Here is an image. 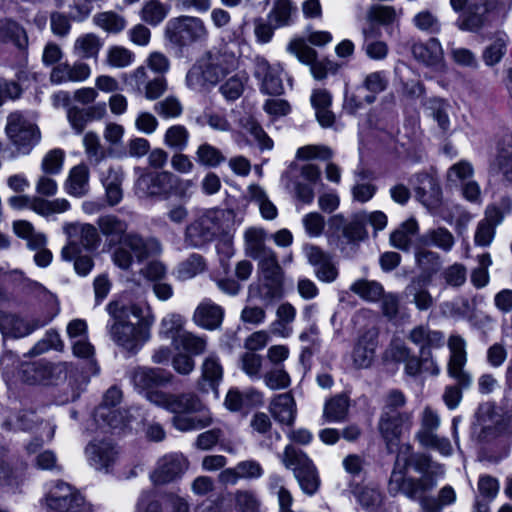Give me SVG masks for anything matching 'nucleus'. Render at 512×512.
<instances>
[{
    "mask_svg": "<svg viewBox=\"0 0 512 512\" xmlns=\"http://www.w3.org/2000/svg\"><path fill=\"white\" fill-rule=\"evenodd\" d=\"M174 376L160 368L138 367L130 379L135 389L156 406L174 414L172 425L181 432L201 430L214 422L210 409L194 393L170 394L158 390L172 383Z\"/></svg>",
    "mask_w": 512,
    "mask_h": 512,
    "instance_id": "f257e3e1",
    "label": "nucleus"
},
{
    "mask_svg": "<svg viewBox=\"0 0 512 512\" xmlns=\"http://www.w3.org/2000/svg\"><path fill=\"white\" fill-rule=\"evenodd\" d=\"M97 225L101 234L108 238V247L113 248V263L122 270H128L134 259L142 262L162 252V245L157 238L128 232V223L115 215L99 217Z\"/></svg>",
    "mask_w": 512,
    "mask_h": 512,
    "instance_id": "f03ea898",
    "label": "nucleus"
},
{
    "mask_svg": "<svg viewBox=\"0 0 512 512\" xmlns=\"http://www.w3.org/2000/svg\"><path fill=\"white\" fill-rule=\"evenodd\" d=\"M107 311L113 320L109 327L112 341L130 356L136 355L151 338L154 317L144 315L143 309L135 304L111 302Z\"/></svg>",
    "mask_w": 512,
    "mask_h": 512,
    "instance_id": "7ed1b4c3",
    "label": "nucleus"
},
{
    "mask_svg": "<svg viewBox=\"0 0 512 512\" xmlns=\"http://www.w3.org/2000/svg\"><path fill=\"white\" fill-rule=\"evenodd\" d=\"M407 461V458L401 459L400 455L397 456L388 482L389 494L393 497L403 494L409 499L418 500L423 512H439L441 510L439 501L434 497L424 496L425 492L436 485L435 481L429 476L418 479L407 478L405 476Z\"/></svg>",
    "mask_w": 512,
    "mask_h": 512,
    "instance_id": "20e7f679",
    "label": "nucleus"
},
{
    "mask_svg": "<svg viewBox=\"0 0 512 512\" xmlns=\"http://www.w3.org/2000/svg\"><path fill=\"white\" fill-rule=\"evenodd\" d=\"M237 67V58L227 50L207 52L186 75L187 86L194 91L201 90L205 85H216Z\"/></svg>",
    "mask_w": 512,
    "mask_h": 512,
    "instance_id": "39448f33",
    "label": "nucleus"
},
{
    "mask_svg": "<svg viewBox=\"0 0 512 512\" xmlns=\"http://www.w3.org/2000/svg\"><path fill=\"white\" fill-rule=\"evenodd\" d=\"M233 221L234 213L232 210L207 209L186 227L184 241L190 247H202L217 236L226 233Z\"/></svg>",
    "mask_w": 512,
    "mask_h": 512,
    "instance_id": "423d86ee",
    "label": "nucleus"
},
{
    "mask_svg": "<svg viewBox=\"0 0 512 512\" xmlns=\"http://www.w3.org/2000/svg\"><path fill=\"white\" fill-rule=\"evenodd\" d=\"M208 35L205 22L194 16L181 15L171 18L164 28L165 39L179 48L206 41Z\"/></svg>",
    "mask_w": 512,
    "mask_h": 512,
    "instance_id": "0eeeda50",
    "label": "nucleus"
},
{
    "mask_svg": "<svg viewBox=\"0 0 512 512\" xmlns=\"http://www.w3.org/2000/svg\"><path fill=\"white\" fill-rule=\"evenodd\" d=\"M258 269L262 274V284L249 286L250 296H258L264 301H272L282 297L283 270L277 256L271 252L257 258Z\"/></svg>",
    "mask_w": 512,
    "mask_h": 512,
    "instance_id": "6e6552de",
    "label": "nucleus"
},
{
    "mask_svg": "<svg viewBox=\"0 0 512 512\" xmlns=\"http://www.w3.org/2000/svg\"><path fill=\"white\" fill-rule=\"evenodd\" d=\"M5 132L12 145L20 154H29L41 140L38 126L20 112L7 117Z\"/></svg>",
    "mask_w": 512,
    "mask_h": 512,
    "instance_id": "1a4fd4ad",
    "label": "nucleus"
},
{
    "mask_svg": "<svg viewBox=\"0 0 512 512\" xmlns=\"http://www.w3.org/2000/svg\"><path fill=\"white\" fill-rule=\"evenodd\" d=\"M281 462L291 469L302 490L309 495L314 494L319 487L316 468L309 457L292 445H287L281 456Z\"/></svg>",
    "mask_w": 512,
    "mask_h": 512,
    "instance_id": "9d476101",
    "label": "nucleus"
},
{
    "mask_svg": "<svg viewBox=\"0 0 512 512\" xmlns=\"http://www.w3.org/2000/svg\"><path fill=\"white\" fill-rule=\"evenodd\" d=\"M67 236V244L61 250V258L65 261H72L81 253V249H94L97 247L100 238L96 227L92 224L67 223L63 227Z\"/></svg>",
    "mask_w": 512,
    "mask_h": 512,
    "instance_id": "9b49d317",
    "label": "nucleus"
},
{
    "mask_svg": "<svg viewBox=\"0 0 512 512\" xmlns=\"http://www.w3.org/2000/svg\"><path fill=\"white\" fill-rule=\"evenodd\" d=\"M47 507L57 512H92L93 508L70 485L59 482L46 497Z\"/></svg>",
    "mask_w": 512,
    "mask_h": 512,
    "instance_id": "f8f14e48",
    "label": "nucleus"
},
{
    "mask_svg": "<svg viewBox=\"0 0 512 512\" xmlns=\"http://www.w3.org/2000/svg\"><path fill=\"white\" fill-rule=\"evenodd\" d=\"M10 207L16 210L31 209L36 214L49 217L53 214L67 212L71 208L70 202L65 198L47 200L40 196L15 195L8 198Z\"/></svg>",
    "mask_w": 512,
    "mask_h": 512,
    "instance_id": "ddd939ff",
    "label": "nucleus"
},
{
    "mask_svg": "<svg viewBox=\"0 0 512 512\" xmlns=\"http://www.w3.org/2000/svg\"><path fill=\"white\" fill-rule=\"evenodd\" d=\"M66 363H49L43 360L23 366L22 374L25 382L29 384H57L67 377Z\"/></svg>",
    "mask_w": 512,
    "mask_h": 512,
    "instance_id": "4468645a",
    "label": "nucleus"
},
{
    "mask_svg": "<svg viewBox=\"0 0 512 512\" xmlns=\"http://www.w3.org/2000/svg\"><path fill=\"white\" fill-rule=\"evenodd\" d=\"M189 468V461L182 453H169L162 456L150 475L155 485L168 484L181 478Z\"/></svg>",
    "mask_w": 512,
    "mask_h": 512,
    "instance_id": "2eb2a0df",
    "label": "nucleus"
},
{
    "mask_svg": "<svg viewBox=\"0 0 512 512\" xmlns=\"http://www.w3.org/2000/svg\"><path fill=\"white\" fill-rule=\"evenodd\" d=\"M415 198L428 210L436 211L443 202V192L439 181L427 173H418L411 180Z\"/></svg>",
    "mask_w": 512,
    "mask_h": 512,
    "instance_id": "dca6fc26",
    "label": "nucleus"
},
{
    "mask_svg": "<svg viewBox=\"0 0 512 512\" xmlns=\"http://www.w3.org/2000/svg\"><path fill=\"white\" fill-rule=\"evenodd\" d=\"M51 320L52 316L24 319L13 314H3L0 316V330L5 337L21 338L46 326Z\"/></svg>",
    "mask_w": 512,
    "mask_h": 512,
    "instance_id": "f3484780",
    "label": "nucleus"
},
{
    "mask_svg": "<svg viewBox=\"0 0 512 512\" xmlns=\"http://www.w3.org/2000/svg\"><path fill=\"white\" fill-rule=\"evenodd\" d=\"M128 79L129 84L134 86L138 92L143 93L144 97L150 101L159 99L168 90L166 77L156 76L150 79L145 66H139L133 70Z\"/></svg>",
    "mask_w": 512,
    "mask_h": 512,
    "instance_id": "a211bd4d",
    "label": "nucleus"
},
{
    "mask_svg": "<svg viewBox=\"0 0 512 512\" xmlns=\"http://www.w3.org/2000/svg\"><path fill=\"white\" fill-rule=\"evenodd\" d=\"M174 175L168 171L145 173L135 183V192L140 198H151L169 193Z\"/></svg>",
    "mask_w": 512,
    "mask_h": 512,
    "instance_id": "6ab92c4d",
    "label": "nucleus"
},
{
    "mask_svg": "<svg viewBox=\"0 0 512 512\" xmlns=\"http://www.w3.org/2000/svg\"><path fill=\"white\" fill-rule=\"evenodd\" d=\"M201 375L197 380V389L201 393H214L217 398L218 388L223 380L224 368L217 354L207 355L200 366Z\"/></svg>",
    "mask_w": 512,
    "mask_h": 512,
    "instance_id": "aec40b11",
    "label": "nucleus"
},
{
    "mask_svg": "<svg viewBox=\"0 0 512 512\" xmlns=\"http://www.w3.org/2000/svg\"><path fill=\"white\" fill-rule=\"evenodd\" d=\"M254 75L261 81V91L269 95H280L284 91L279 66H272L264 57H256Z\"/></svg>",
    "mask_w": 512,
    "mask_h": 512,
    "instance_id": "412c9836",
    "label": "nucleus"
},
{
    "mask_svg": "<svg viewBox=\"0 0 512 512\" xmlns=\"http://www.w3.org/2000/svg\"><path fill=\"white\" fill-rule=\"evenodd\" d=\"M411 422V414L404 413H390L382 414L379 421V430L386 441V446L389 452H393L394 448L398 445L400 435L403 428Z\"/></svg>",
    "mask_w": 512,
    "mask_h": 512,
    "instance_id": "4be33fe9",
    "label": "nucleus"
},
{
    "mask_svg": "<svg viewBox=\"0 0 512 512\" xmlns=\"http://www.w3.org/2000/svg\"><path fill=\"white\" fill-rule=\"evenodd\" d=\"M309 264L315 268L316 277L323 282H333L338 276V269L329 254L315 245H306L303 248Z\"/></svg>",
    "mask_w": 512,
    "mask_h": 512,
    "instance_id": "5701e85b",
    "label": "nucleus"
},
{
    "mask_svg": "<svg viewBox=\"0 0 512 512\" xmlns=\"http://www.w3.org/2000/svg\"><path fill=\"white\" fill-rule=\"evenodd\" d=\"M89 464L98 471L108 472L118 459L116 447L106 441L92 442L85 449Z\"/></svg>",
    "mask_w": 512,
    "mask_h": 512,
    "instance_id": "b1692460",
    "label": "nucleus"
},
{
    "mask_svg": "<svg viewBox=\"0 0 512 512\" xmlns=\"http://www.w3.org/2000/svg\"><path fill=\"white\" fill-rule=\"evenodd\" d=\"M377 333L374 330H368L357 340L352 351V362L356 369H366L371 366L376 349Z\"/></svg>",
    "mask_w": 512,
    "mask_h": 512,
    "instance_id": "393cba45",
    "label": "nucleus"
},
{
    "mask_svg": "<svg viewBox=\"0 0 512 512\" xmlns=\"http://www.w3.org/2000/svg\"><path fill=\"white\" fill-rule=\"evenodd\" d=\"M408 339L420 348V355L423 357H432L430 350L444 345V334L424 325L414 327L409 332Z\"/></svg>",
    "mask_w": 512,
    "mask_h": 512,
    "instance_id": "a878e982",
    "label": "nucleus"
},
{
    "mask_svg": "<svg viewBox=\"0 0 512 512\" xmlns=\"http://www.w3.org/2000/svg\"><path fill=\"white\" fill-rule=\"evenodd\" d=\"M90 170L84 163L72 167L64 182V189L67 194L76 198H82L90 190Z\"/></svg>",
    "mask_w": 512,
    "mask_h": 512,
    "instance_id": "bb28decb",
    "label": "nucleus"
},
{
    "mask_svg": "<svg viewBox=\"0 0 512 512\" xmlns=\"http://www.w3.org/2000/svg\"><path fill=\"white\" fill-rule=\"evenodd\" d=\"M223 317V308L210 300H206L196 307L193 314V321L201 328L215 330L221 325Z\"/></svg>",
    "mask_w": 512,
    "mask_h": 512,
    "instance_id": "cd10ccee",
    "label": "nucleus"
},
{
    "mask_svg": "<svg viewBox=\"0 0 512 512\" xmlns=\"http://www.w3.org/2000/svg\"><path fill=\"white\" fill-rule=\"evenodd\" d=\"M415 263L421 272L419 279L429 284L432 277L437 274L442 266V260L437 252L418 245L415 251Z\"/></svg>",
    "mask_w": 512,
    "mask_h": 512,
    "instance_id": "c85d7f7f",
    "label": "nucleus"
},
{
    "mask_svg": "<svg viewBox=\"0 0 512 512\" xmlns=\"http://www.w3.org/2000/svg\"><path fill=\"white\" fill-rule=\"evenodd\" d=\"M269 410L276 421L292 425L297 414V406L291 393L276 395L270 402Z\"/></svg>",
    "mask_w": 512,
    "mask_h": 512,
    "instance_id": "c756f323",
    "label": "nucleus"
},
{
    "mask_svg": "<svg viewBox=\"0 0 512 512\" xmlns=\"http://www.w3.org/2000/svg\"><path fill=\"white\" fill-rule=\"evenodd\" d=\"M418 245L429 248L434 247L443 252H450L455 245V237L445 227L429 229L418 238Z\"/></svg>",
    "mask_w": 512,
    "mask_h": 512,
    "instance_id": "7c9ffc66",
    "label": "nucleus"
},
{
    "mask_svg": "<svg viewBox=\"0 0 512 512\" xmlns=\"http://www.w3.org/2000/svg\"><path fill=\"white\" fill-rule=\"evenodd\" d=\"M102 184L105 188L106 199L110 206H115L123 198L122 182L123 171L120 167H109L106 173L101 176Z\"/></svg>",
    "mask_w": 512,
    "mask_h": 512,
    "instance_id": "2f4dec72",
    "label": "nucleus"
},
{
    "mask_svg": "<svg viewBox=\"0 0 512 512\" xmlns=\"http://www.w3.org/2000/svg\"><path fill=\"white\" fill-rule=\"evenodd\" d=\"M170 10V5L160 0H147L143 3L138 14L142 22L156 27L168 17Z\"/></svg>",
    "mask_w": 512,
    "mask_h": 512,
    "instance_id": "473e14b6",
    "label": "nucleus"
},
{
    "mask_svg": "<svg viewBox=\"0 0 512 512\" xmlns=\"http://www.w3.org/2000/svg\"><path fill=\"white\" fill-rule=\"evenodd\" d=\"M266 233L261 228L251 227L244 233L245 254L253 259H257L272 251L265 244Z\"/></svg>",
    "mask_w": 512,
    "mask_h": 512,
    "instance_id": "72a5a7b5",
    "label": "nucleus"
},
{
    "mask_svg": "<svg viewBox=\"0 0 512 512\" xmlns=\"http://www.w3.org/2000/svg\"><path fill=\"white\" fill-rule=\"evenodd\" d=\"M10 42L19 49L28 46V36L23 27L10 19L0 20V43Z\"/></svg>",
    "mask_w": 512,
    "mask_h": 512,
    "instance_id": "f704fd0d",
    "label": "nucleus"
},
{
    "mask_svg": "<svg viewBox=\"0 0 512 512\" xmlns=\"http://www.w3.org/2000/svg\"><path fill=\"white\" fill-rule=\"evenodd\" d=\"M414 57L427 64L435 65L443 59V49L438 39L430 38L426 43H416L412 46Z\"/></svg>",
    "mask_w": 512,
    "mask_h": 512,
    "instance_id": "c9c22d12",
    "label": "nucleus"
},
{
    "mask_svg": "<svg viewBox=\"0 0 512 512\" xmlns=\"http://www.w3.org/2000/svg\"><path fill=\"white\" fill-rule=\"evenodd\" d=\"M374 33H379L374 28H365L362 30L363 35V50L366 56L374 61H382L387 58L389 53L388 44L373 36Z\"/></svg>",
    "mask_w": 512,
    "mask_h": 512,
    "instance_id": "e433bc0d",
    "label": "nucleus"
},
{
    "mask_svg": "<svg viewBox=\"0 0 512 512\" xmlns=\"http://www.w3.org/2000/svg\"><path fill=\"white\" fill-rule=\"evenodd\" d=\"M100 37L94 33L80 35L74 42L73 52L83 59L96 58L102 48Z\"/></svg>",
    "mask_w": 512,
    "mask_h": 512,
    "instance_id": "4c0bfd02",
    "label": "nucleus"
},
{
    "mask_svg": "<svg viewBox=\"0 0 512 512\" xmlns=\"http://www.w3.org/2000/svg\"><path fill=\"white\" fill-rule=\"evenodd\" d=\"M207 268L204 257L197 253L190 254L185 260L179 263L176 269V277L185 281L203 273Z\"/></svg>",
    "mask_w": 512,
    "mask_h": 512,
    "instance_id": "58836bf2",
    "label": "nucleus"
},
{
    "mask_svg": "<svg viewBox=\"0 0 512 512\" xmlns=\"http://www.w3.org/2000/svg\"><path fill=\"white\" fill-rule=\"evenodd\" d=\"M488 2L489 0H486L485 5L481 7L480 0H470L468 5V14L462 21L460 28L471 32L479 31L486 21L485 13L488 10Z\"/></svg>",
    "mask_w": 512,
    "mask_h": 512,
    "instance_id": "ea45409f",
    "label": "nucleus"
},
{
    "mask_svg": "<svg viewBox=\"0 0 512 512\" xmlns=\"http://www.w3.org/2000/svg\"><path fill=\"white\" fill-rule=\"evenodd\" d=\"M389 84L386 72L374 71L366 74L362 81V88L369 92L365 97L367 103H373L376 95L384 92Z\"/></svg>",
    "mask_w": 512,
    "mask_h": 512,
    "instance_id": "a19ab883",
    "label": "nucleus"
},
{
    "mask_svg": "<svg viewBox=\"0 0 512 512\" xmlns=\"http://www.w3.org/2000/svg\"><path fill=\"white\" fill-rule=\"evenodd\" d=\"M418 231V223L415 219L405 221L397 230L391 233L390 243L393 247L408 251L413 236Z\"/></svg>",
    "mask_w": 512,
    "mask_h": 512,
    "instance_id": "79ce46f5",
    "label": "nucleus"
},
{
    "mask_svg": "<svg viewBox=\"0 0 512 512\" xmlns=\"http://www.w3.org/2000/svg\"><path fill=\"white\" fill-rule=\"evenodd\" d=\"M508 37L503 32H498L493 41L483 50L482 59L484 63L492 67L498 64L507 51Z\"/></svg>",
    "mask_w": 512,
    "mask_h": 512,
    "instance_id": "37998d69",
    "label": "nucleus"
},
{
    "mask_svg": "<svg viewBox=\"0 0 512 512\" xmlns=\"http://www.w3.org/2000/svg\"><path fill=\"white\" fill-rule=\"evenodd\" d=\"M296 11L297 7L291 0H276L268 14V19L275 24V27L288 26L292 23V17Z\"/></svg>",
    "mask_w": 512,
    "mask_h": 512,
    "instance_id": "c03bdc74",
    "label": "nucleus"
},
{
    "mask_svg": "<svg viewBox=\"0 0 512 512\" xmlns=\"http://www.w3.org/2000/svg\"><path fill=\"white\" fill-rule=\"evenodd\" d=\"M184 319L179 314H169L164 317L160 324L159 334L164 339L172 340L173 345L178 349V341L182 335Z\"/></svg>",
    "mask_w": 512,
    "mask_h": 512,
    "instance_id": "a18cd8bd",
    "label": "nucleus"
},
{
    "mask_svg": "<svg viewBox=\"0 0 512 512\" xmlns=\"http://www.w3.org/2000/svg\"><path fill=\"white\" fill-rule=\"evenodd\" d=\"M348 409V397L345 395H337L325 403L323 417L327 422H340L346 418Z\"/></svg>",
    "mask_w": 512,
    "mask_h": 512,
    "instance_id": "49530a36",
    "label": "nucleus"
},
{
    "mask_svg": "<svg viewBox=\"0 0 512 512\" xmlns=\"http://www.w3.org/2000/svg\"><path fill=\"white\" fill-rule=\"evenodd\" d=\"M195 159L201 166L215 168L224 163L226 157L220 149L205 142L198 146L195 152Z\"/></svg>",
    "mask_w": 512,
    "mask_h": 512,
    "instance_id": "de8ad7c7",
    "label": "nucleus"
},
{
    "mask_svg": "<svg viewBox=\"0 0 512 512\" xmlns=\"http://www.w3.org/2000/svg\"><path fill=\"white\" fill-rule=\"evenodd\" d=\"M93 22L102 30L113 34L120 33L127 25L125 17L114 11H105L96 14L93 17Z\"/></svg>",
    "mask_w": 512,
    "mask_h": 512,
    "instance_id": "09e8293b",
    "label": "nucleus"
},
{
    "mask_svg": "<svg viewBox=\"0 0 512 512\" xmlns=\"http://www.w3.org/2000/svg\"><path fill=\"white\" fill-rule=\"evenodd\" d=\"M350 290L365 301L375 302L379 300L384 293L382 285L376 281L359 279L355 281Z\"/></svg>",
    "mask_w": 512,
    "mask_h": 512,
    "instance_id": "8fccbe9b",
    "label": "nucleus"
},
{
    "mask_svg": "<svg viewBox=\"0 0 512 512\" xmlns=\"http://www.w3.org/2000/svg\"><path fill=\"white\" fill-rule=\"evenodd\" d=\"M195 122L201 127L209 126L212 130L219 132H229L232 130V125L225 115L211 109H205L196 117Z\"/></svg>",
    "mask_w": 512,
    "mask_h": 512,
    "instance_id": "3c124183",
    "label": "nucleus"
},
{
    "mask_svg": "<svg viewBox=\"0 0 512 512\" xmlns=\"http://www.w3.org/2000/svg\"><path fill=\"white\" fill-rule=\"evenodd\" d=\"M448 347L451 352L448 372L463 369L467 361L465 340L458 335H452L448 340Z\"/></svg>",
    "mask_w": 512,
    "mask_h": 512,
    "instance_id": "603ef678",
    "label": "nucleus"
},
{
    "mask_svg": "<svg viewBox=\"0 0 512 512\" xmlns=\"http://www.w3.org/2000/svg\"><path fill=\"white\" fill-rule=\"evenodd\" d=\"M233 503L236 512H259L260 499L253 490L238 489L233 493Z\"/></svg>",
    "mask_w": 512,
    "mask_h": 512,
    "instance_id": "864d4df0",
    "label": "nucleus"
},
{
    "mask_svg": "<svg viewBox=\"0 0 512 512\" xmlns=\"http://www.w3.org/2000/svg\"><path fill=\"white\" fill-rule=\"evenodd\" d=\"M398 13L393 6L375 4L368 8L366 19L370 23L382 26L393 24L398 19Z\"/></svg>",
    "mask_w": 512,
    "mask_h": 512,
    "instance_id": "5fc2aeb1",
    "label": "nucleus"
},
{
    "mask_svg": "<svg viewBox=\"0 0 512 512\" xmlns=\"http://www.w3.org/2000/svg\"><path fill=\"white\" fill-rule=\"evenodd\" d=\"M422 367L432 375H438L440 373L439 366L432 357H429L428 355H425V357L421 356V358H419L412 353L404 362L405 372L409 376H417L421 372Z\"/></svg>",
    "mask_w": 512,
    "mask_h": 512,
    "instance_id": "6e6d98bb",
    "label": "nucleus"
},
{
    "mask_svg": "<svg viewBox=\"0 0 512 512\" xmlns=\"http://www.w3.org/2000/svg\"><path fill=\"white\" fill-rule=\"evenodd\" d=\"M188 129L180 124L170 126L164 134V144L174 150L183 151L189 142Z\"/></svg>",
    "mask_w": 512,
    "mask_h": 512,
    "instance_id": "4d7b16f0",
    "label": "nucleus"
},
{
    "mask_svg": "<svg viewBox=\"0 0 512 512\" xmlns=\"http://www.w3.org/2000/svg\"><path fill=\"white\" fill-rule=\"evenodd\" d=\"M474 168L467 160L453 164L446 172L447 183L453 186L461 185L473 179Z\"/></svg>",
    "mask_w": 512,
    "mask_h": 512,
    "instance_id": "13d9d810",
    "label": "nucleus"
},
{
    "mask_svg": "<svg viewBox=\"0 0 512 512\" xmlns=\"http://www.w3.org/2000/svg\"><path fill=\"white\" fill-rule=\"evenodd\" d=\"M407 293L412 297V301L420 311L430 309L434 304V299L427 288L420 285V279H414L406 288Z\"/></svg>",
    "mask_w": 512,
    "mask_h": 512,
    "instance_id": "bf43d9fd",
    "label": "nucleus"
},
{
    "mask_svg": "<svg viewBox=\"0 0 512 512\" xmlns=\"http://www.w3.org/2000/svg\"><path fill=\"white\" fill-rule=\"evenodd\" d=\"M36 423L37 417L33 411L22 410L15 416L7 419L2 426L8 431H30L34 428Z\"/></svg>",
    "mask_w": 512,
    "mask_h": 512,
    "instance_id": "052dcab7",
    "label": "nucleus"
},
{
    "mask_svg": "<svg viewBox=\"0 0 512 512\" xmlns=\"http://www.w3.org/2000/svg\"><path fill=\"white\" fill-rule=\"evenodd\" d=\"M512 212V200L509 197L501 199L499 206L489 205L485 210V217L482 222H487L496 228L500 225L505 217Z\"/></svg>",
    "mask_w": 512,
    "mask_h": 512,
    "instance_id": "680f3d73",
    "label": "nucleus"
},
{
    "mask_svg": "<svg viewBox=\"0 0 512 512\" xmlns=\"http://www.w3.org/2000/svg\"><path fill=\"white\" fill-rule=\"evenodd\" d=\"M265 385L271 390H283L290 386L291 378L283 366H275L263 376Z\"/></svg>",
    "mask_w": 512,
    "mask_h": 512,
    "instance_id": "e2e57ef3",
    "label": "nucleus"
},
{
    "mask_svg": "<svg viewBox=\"0 0 512 512\" xmlns=\"http://www.w3.org/2000/svg\"><path fill=\"white\" fill-rule=\"evenodd\" d=\"M135 55L129 49L122 46H112L107 51L106 63L113 68H125L130 66Z\"/></svg>",
    "mask_w": 512,
    "mask_h": 512,
    "instance_id": "0e129e2a",
    "label": "nucleus"
},
{
    "mask_svg": "<svg viewBox=\"0 0 512 512\" xmlns=\"http://www.w3.org/2000/svg\"><path fill=\"white\" fill-rule=\"evenodd\" d=\"M65 152L60 148L48 151L41 162V169L44 174L57 175L63 169Z\"/></svg>",
    "mask_w": 512,
    "mask_h": 512,
    "instance_id": "69168bd1",
    "label": "nucleus"
},
{
    "mask_svg": "<svg viewBox=\"0 0 512 512\" xmlns=\"http://www.w3.org/2000/svg\"><path fill=\"white\" fill-rule=\"evenodd\" d=\"M180 347L192 355H200L206 350L207 339L186 331L180 335L178 348Z\"/></svg>",
    "mask_w": 512,
    "mask_h": 512,
    "instance_id": "338daca9",
    "label": "nucleus"
},
{
    "mask_svg": "<svg viewBox=\"0 0 512 512\" xmlns=\"http://www.w3.org/2000/svg\"><path fill=\"white\" fill-rule=\"evenodd\" d=\"M441 423L440 417L436 411L430 407H425L421 418V429L416 437L420 441L424 440L425 436L435 434Z\"/></svg>",
    "mask_w": 512,
    "mask_h": 512,
    "instance_id": "774afa93",
    "label": "nucleus"
}]
</instances>
